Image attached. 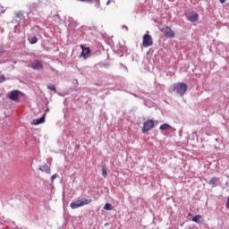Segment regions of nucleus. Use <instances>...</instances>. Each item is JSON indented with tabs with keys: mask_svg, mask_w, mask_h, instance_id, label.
I'll return each instance as SVG.
<instances>
[{
	"mask_svg": "<svg viewBox=\"0 0 229 229\" xmlns=\"http://www.w3.org/2000/svg\"><path fill=\"white\" fill-rule=\"evenodd\" d=\"M188 86L183 82H178L173 85V90H176L179 96L183 97L187 92Z\"/></svg>",
	"mask_w": 229,
	"mask_h": 229,
	"instance_id": "1",
	"label": "nucleus"
},
{
	"mask_svg": "<svg viewBox=\"0 0 229 229\" xmlns=\"http://www.w3.org/2000/svg\"><path fill=\"white\" fill-rule=\"evenodd\" d=\"M89 203H92V199H86L84 200L79 199L76 201H73L70 204L71 208L72 210L76 208H80V207H85V205H89Z\"/></svg>",
	"mask_w": 229,
	"mask_h": 229,
	"instance_id": "2",
	"label": "nucleus"
},
{
	"mask_svg": "<svg viewBox=\"0 0 229 229\" xmlns=\"http://www.w3.org/2000/svg\"><path fill=\"white\" fill-rule=\"evenodd\" d=\"M161 32L164 33V37L166 38H174L176 37V34H174V31L170 27H165L161 30Z\"/></svg>",
	"mask_w": 229,
	"mask_h": 229,
	"instance_id": "3",
	"label": "nucleus"
},
{
	"mask_svg": "<svg viewBox=\"0 0 229 229\" xmlns=\"http://www.w3.org/2000/svg\"><path fill=\"white\" fill-rule=\"evenodd\" d=\"M153 44V38H151V35L145 34L142 37V46L143 47H149Z\"/></svg>",
	"mask_w": 229,
	"mask_h": 229,
	"instance_id": "4",
	"label": "nucleus"
},
{
	"mask_svg": "<svg viewBox=\"0 0 229 229\" xmlns=\"http://www.w3.org/2000/svg\"><path fill=\"white\" fill-rule=\"evenodd\" d=\"M152 128H155V121L147 120L143 123L142 133H146V131H149V130H151Z\"/></svg>",
	"mask_w": 229,
	"mask_h": 229,
	"instance_id": "5",
	"label": "nucleus"
},
{
	"mask_svg": "<svg viewBox=\"0 0 229 229\" xmlns=\"http://www.w3.org/2000/svg\"><path fill=\"white\" fill-rule=\"evenodd\" d=\"M185 16L187 17L188 21H190V22H198L199 19V14H198V13H186Z\"/></svg>",
	"mask_w": 229,
	"mask_h": 229,
	"instance_id": "6",
	"label": "nucleus"
},
{
	"mask_svg": "<svg viewBox=\"0 0 229 229\" xmlns=\"http://www.w3.org/2000/svg\"><path fill=\"white\" fill-rule=\"evenodd\" d=\"M21 96H22V92L19 90H13L9 94V99H11V101H19V98H21Z\"/></svg>",
	"mask_w": 229,
	"mask_h": 229,
	"instance_id": "7",
	"label": "nucleus"
},
{
	"mask_svg": "<svg viewBox=\"0 0 229 229\" xmlns=\"http://www.w3.org/2000/svg\"><path fill=\"white\" fill-rule=\"evenodd\" d=\"M31 69L34 71H40V69H44V65L42 62L36 60L33 64H30Z\"/></svg>",
	"mask_w": 229,
	"mask_h": 229,
	"instance_id": "8",
	"label": "nucleus"
},
{
	"mask_svg": "<svg viewBox=\"0 0 229 229\" xmlns=\"http://www.w3.org/2000/svg\"><path fill=\"white\" fill-rule=\"evenodd\" d=\"M82 52L81 56L84 58H89V55H90V48L83 47V45L81 46Z\"/></svg>",
	"mask_w": 229,
	"mask_h": 229,
	"instance_id": "9",
	"label": "nucleus"
},
{
	"mask_svg": "<svg viewBox=\"0 0 229 229\" xmlns=\"http://www.w3.org/2000/svg\"><path fill=\"white\" fill-rule=\"evenodd\" d=\"M39 171H41L42 173H47V174H51V167H49V165H43L39 166Z\"/></svg>",
	"mask_w": 229,
	"mask_h": 229,
	"instance_id": "10",
	"label": "nucleus"
},
{
	"mask_svg": "<svg viewBox=\"0 0 229 229\" xmlns=\"http://www.w3.org/2000/svg\"><path fill=\"white\" fill-rule=\"evenodd\" d=\"M42 123H46V116H42L39 119H34L31 122V124L37 125V124H42Z\"/></svg>",
	"mask_w": 229,
	"mask_h": 229,
	"instance_id": "11",
	"label": "nucleus"
},
{
	"mask_svg": "<svg viewBox=\"0 0 229 229\" xmlns=\"http://www.w3.org/2000/svg\"><path fill=\"white\" fill-rule=\"evenodd\" d=\"M217 182H219V178L218 177H212L209 182L208 184L212 185V187L216 186V183H217Z\"/></svg>",
	"mask_w": 229,
	"mask_h": 229,
	"instance_id": "12",
	"label": "nucleus"
},
{
	"mask_svg": "<svg viewBox=\"0 0 229 229\" xmlns=\"http://www.w3.org/2000/svg\"><path fill=\"white\" fill-rule=\"evenodd\" d=\"M29 42L30 44H37V42H38V38H37V36L30 37Z\"/></svg>",
	"mask_w": 229,
	"mask_h": 229,
	"instance_id": "13",
	"label": "nucleus"
},
{
	"mask_svg": "<svg viewBox=\"0 0 229 229\" xmlns=\"http://www.w3.org/2000/svg\"><path fill=\"white\" fill-rule=\"evenodd\" d=\"M159 130H171V125L168 123H164L159 126Z\"/></svg>",
	"mask_w": 229,
	"mask_h": 229,
	"instance_id": "14",
	"label": "nucleus"
},
{
	"mask_svg": "<svg viewBox=\"0 0 229 229\" xmlns=\"http://www.w3.org/2000/svg\"><path fill=\"white\" fill-rule=\"evenodd\" d=\"M104 210H114V206L110 203H106L104 206Z\"/></svg>",
	"mask_w": 229,
	"mask_h": 229,
	"instance_id": "15",
	"label": "nucleus"
},
{
	"mask_svg": "<svg viewBox=\"0 0 229 229\" xmlns=\"http://www.w3.org/2000/svg\"><path fill=\"white\" fill-rule=\"evenodd\" d=\"M199 219H201V215H196L192 217L193 223H199Z\"/></svg>",
	"mask_w": 229,
	"mask_h": 229,
	"instance_id": "16",
	"label": "nucleus"
},
{
	"mask_svg": "<svg viewBox=\"0 0 229 229\" xmlns=\"http://www.w3.org/2000/svg\"><path fill=\"white\" fill-rule=\"evenodd\" d=\"M47 88L48 90H53L54 92H56V87H55L54 84L47 85Z\"/></svg>",
	"mask_w": 229,
	"mask_h": 229,
	"instance_id": "17",
	"label": "nucleus"
},
{
	"mask_svg": "<svg viewBox=\"0 0 229 229\" xmlns=\"http://www.w3.org/2000/svg\"><path fill=\"white\" fill-rule=\"evenodd\" d=\"M102 176H103L104 178H106V176H107V174H106V167H105V166L102 167Z\"/></svg>",
	"mask_w": 229,
	"mask_h": 229,
	"instance_id": "18",
	"label": "nucleus"
},
{
	"mask_svg": "<svg viewBox=\"0 0 229 229\" xmlns=\"http://www.w3.org/2000/svg\"><path fill=\"white\" fill-rule=\"evenodd\" d=\"M4 81H6V77H4V75H0V83H3Z\"/></svg>",
	"mask_w": 229,
	"mask_h": 229,
	"instance_id": "19",
	"label": "nucleus"
},
{
	"mask_svg": "<svg viewBox=\"0 0 229 229\" xmlns=\"http://www.w3.org/2000/svg\"><path fill=\"white\" fill-rule=\"evenodd\" d=\"M16 17L18 19H22V17H24V15L22 14V13H16Z\"/></svg>",
	"mask_w": 229,
	"mask_h": 229,
	"instance_id": "20",
	"label": "nucleus"
},
{
	"mask_svg": "<svg viewBox=\"0 0 229 229\" xmlns=\"http://www.w3.org/2000/svg\"><path fill=\"white\" fill-rule=\"evenodd\" d=\"M80 1L81 3H92V0H77Z\"/></svg>",
	"mask_w": 229,
	"mask_h": 229,
	"instance_id": "21",
	"label": "nucleus"
},
{
	"mask_svg": "<svg viewBox=\"0 0 229 229\" xmlns=\"http://www.w3.org/2000/svg\"><path fill=\"white\" fill-rule=\"evenodd\" d=\"M56 176H58L56 174H53V175L51 176L52 182H54L55 180H56Z\"/></svg>",
	"mask_w": 229,
	"mask_h": 229,
	"instance_id": "22",
	"label": "nucleus"
},
{
	"mask_svg": "<svg viewBox=\"0 0 229 229\" xmlns=\"http://www.w3.org/2000/svg\"><path fill=\"white\" fill-rule=\"evenodd\" d=\"M4 53V47H0V55H3Z\"/></svg>",
	"mask_w": 229,
	"mask_h": 229,
	"instance_id": "23",
	"label": "nucleus"
},
{
	"mask_svg": "<svg viewBox=\"0 0 229 229\" xmlns=\"http://www.w3.org/2000/svg\"><path fill=\"white\" fill-rule=\"evenodd\" d=\"M225 207H226V208H229V196L227 198V202L225 203Z\"/></svg>",
	"mask_w": 229,
	"mask_h": 229,
	"instance_id": "24",
	"label": "nucleus"
},
{
	"mask_svg": "<svg viewBox=\"0 0 229 229\" xmlns=\"http://www.w3.org/2000/svg\"><path fill=\"white\" fill-rule=\"evenodd\" d=\"M220 1V3L223 4H225V3H226V0H219Z\"/></svg>",
	"mask_w": 229,
	"mask_h": 229,
	"instance_id": "25",
	"label": "nucleus"
},
{
	"mask_svg": "<svg viewBox=\"0 0 229 229\" xmlns=\"http://www.w3.org/2000/svg\"><path fill=\"white\" fill-rule=\"evenodd\" d=\"M106 4H110V1H107Z\"/></svg>",
	"mask_w": 229,
	"mask_h": 229,
	"instance_id": "26",
	"label": "nucleus"
},
{
	"mask_svg": "<svg viewBox=\"0 0 229 229\" xmlns=\"http://www.w3.org/2000/svg\"><path fill=\"white\" fill-rule=\"evenodd\" d=\"M97 1H98V4H99V0H97Z\"/></svg>",
	"mask_w": 229,
	"mask_h": 229,
	"instance_id": "27",
	"label": "nucleus"
}]
</instances>
